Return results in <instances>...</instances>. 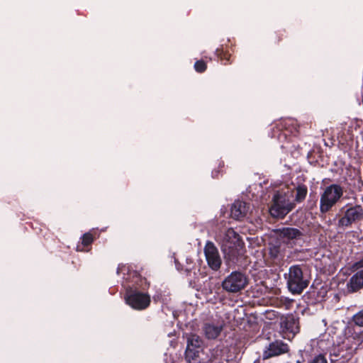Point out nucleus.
<instances>
[{
  "mask_svg": "<svg viewBox=\"0 0 363 363\" xmlns=\"http://www.w3.org/2000/svg\"><path fill=\"white\" fill-rule=\"evenodd\" d=\"M308 281L303 277L301 269L294 265L289 268L287 278V285L293 294H300L308 286Z\"/></svg>",
  "mask_w": 363,
  "mask_h": 363,
  "instance_id": "7ed1b4c3",
  "label": "nucleus"
},
{
  "mask_svg": "<svg viewBox=\"0 0 363 363\" xmlns=\"http://www.w3.org/2000/svg\"><path fill=\"white\" fill-rule=\"evenodd\" d=\"M363 287V269L355 273L347 284L350 292H355Z\"/></svg>",
  "mask_w": 363,
  "mask_h": 363,
  "instance_id": "ddd939ff",
  "label": "nucleus"
},
{
  "mask_svg": "<svg viewBox=\"0 0 363 363\" xmlns=\"http://www.w3.org/2000/svg\"><path fill=\"white\" fill-rule=\"evenodd\" d=\"M354 322L357 325L363 326V310L354 316Z\"/></svg>",
  "mask_w": 363,
  "mask_h": 363,
  "instance_id": "6ab92c4d",
  "label": "nucleus"
},
{
  "mask_svg": "<svg viewBox=\"0 0 363 363\" xmlns=\"http://www.w3.org/2000/svg\"><path fill=\"white\" fill-rule=\"evenodd\" d=\"M283 238L288 240L298 239L301 236L300 231L296 228H286L281 231Z\"/></svg>",
  "mask_w": 363,
  "mask_h": 363,
  "instance_id": "2eb2a0df",
  "label": "nucleus"
},
{
  "mask_svg": "<svg viewBox=\"0 0 363 363\" xmlns=\"http://www.w3.org/2000/svg\"><path fill=\"white\" fill-rule=\"evenodd\" d=\"M254 363H259V359H257L254 362Z\"/></svg>",
  "mask_w": 363,
  "mask_h": 363,
  "instance_id": "5701e85b",
  "label": "nucleus"
},
{
  "mask_svg": "<svg viewBox=\"0 0 363 363\" xmlns=\"http://www.w3.org/2000/svg\"><path fill=\"white\" fill-rule=\"evenodd\" d=\"M311 363H327V360L323 356L319 355L315 357Z\"/></svg>",
  "mask_w": 363,
  "mask_h": 363,
  "instance_id": "aec40b11",
  "label": "nucleus"
},
{
  "mask_svg": "<svg viewBox=\"0 0 363 363\" xmlns=\"http://www.w3.org/2000/svg\"><path fill=\"white\" fill-rule=\"evenodd\" d=\"M125 300L128 306L138 311L146 309L150 306L151 301L148 294L131 289L127 291Z\"/></svg>",
  "mask_w": 363,
  "mask_h": 363,
  "instance_id": "39448f33",
  "label": "nucleus"
},
{
  "mask_svg": "<svg viewBox=\"0 0 363 363\" xmlns=\"http://www.w3.org/2000/svg\"><path fill=\"white\" fill-rule=\"evenodd\" d=\"M248 284L245 274L233 272L229 274L222 282L223 289L230 293H237L244 289Z\"/></svg>",
  "mask_w": 363,
  "mask_h": 363,
  "instance_id": "423d86ee",
  "label": "nucleus"
},
{
  "mask_svg": "<svg viewBox=\"0 0 363 363\" xmlns=\"http://www.w3.org/2000/svg\"><path fill=\"white\" fill-rule=\"evenodd\" d=\"M363 219V208L360 205H355L348 207L342 218L338 220V226L348 228L353 223Z\"/></svg>",
  "mask_w": 363,
  "mask_h": 363,
  "instance_id": "6e6552de",
  "label": "nucleus"
},
{
  "mask_svg": "<svg viewBox=\"0 0 363 363\" xmlns=\"http://www.w3.org/2000/svg\"><path fill=\"white\" fill-rule=\"evenodd\" d=\"M223 329L222 325L208 323L204 325L203 331L205 335L208 339H215L220 333Z\"/></svg>",
  "mask_w": 363,
  "mask_h": 363,
  "instance_id": "4468645a",
  "label": "nucleus"
},
{
  "mask_svg": "<svg viewBox=\"0 0 363 363\" xmlns=\"http://www.w3.org/2000/svg\"><path fill=\"white\" fill-rule=\"evenodd\" d=\"M202 344L203 341L199 336L194 334L191 335L187 340L186 357H196L201 350Z\"/></svg>",
  "mask_w": 363,
  "mask_h": 363,
  "instance_id": "f8f14e48",
  "label": "nucleus"
},
{
  "mask_svg": "<svg viewBox=\"0 0 363 363\" xmlns=\"http://www.w3.org/2000/svg\"><path fill=\"white\" fill-rule=\"evenodd\" d=\"M204 254L208 266L213 270H218L222 261L218 248L211 241H208L204 247Z\"/></svg>",
  "mask_w": 363,
  "mask_h": 363,
  "instance_id": "1a4fd4ad",
  "label": "nucleus"
},
{
  "mask_svg": "<svg viewBox=\"0 0 363 363\" xmlns=\"http://www.w3.org/2000/svg\"><path fill=\"white\" fill-rule=\"evenodd\" d=\"M289 350L287 344L281 341H275L269 345V347L263 352V359H269L270 357L280 355Z\"/></svg>",
  "mask_w": 363,
  "mask_h": 363,
  "instance_id": "9b49d317",
  "label": "nucleus"
},
{
  "mask_svg": "<svg viewBox=\"0 0 363 363\" xmlns=\"http://www.w3.org/2000/svg\"><path fill=\"white\" fill-rule=\"evenodd\" d=\"M93 242V237L90 233H85L82 236V245L83 247L89 245Z\"/></svg>",
  "mask_w": 363,
  "mask_h": 363,
  "instance_id": "a211bd4d",
  "label": "nucleus"
},
{
  "mask_svg": "<svg viewBox=\"0 0 363 363\" xmlns=\"http://www.w3.org/2000/svg\"><path fill=\"white\" fill-rule=\"evenodd\" d=\"M216 240L220 245L223 252L230 257L239 255L243 246L240 235L231 228L217 233Z\"/></svg>",
  "mask_w": 363,
  "mask_h": 363,
  "instance_id": "f257e3e1",
  "label": "nucleus"
},
{
  "mask_svg": "<svg viewBox=\"0 0 363 363\" xmlns=\"http://www.w3.org/2000/svg\"><path fill=\"white\" fill-rule=\"evenodd\" d=\"M282 126L284 129L289 130L291 133H295L298 131L297 122L292 118H287L283 121Z\"/></svg>",
  "mask_w": 363,
  "mask_h": 363,
  "instance_id": "dca6fc26",
  "label": "nucleus"
},
{
  "mask_svg": "<svg viewBox=\"0 0 363 363\" xmlns=\"http://www.w3.org/2000/svg\"><path fill=\"white\" fill-rule=\"evenodd\" d=\"M363 267V257L362 259H360L359 261L356 262L355 263L353 264L352 265V268L354 269V270H357L360 268H362Z\"/></svg>",
  "mask_w": 363,
  "mask_h": 363,
  "instance_id": "412c9836",
  "label": "nucleus"
},
{
  "mask_svg": "<svg viewBox=\"0 0 363 363\" xmlns=\"http://www.w3.org/2000/svg\"><path fill=\"white\" fill-rule=\"evenodd\" d=\"M294 208L293 203L289 199L288 196L281 193H277L273 197V204L269 208V212L273 217L283 218Z\"/></svg>",
  "mask_w": 363,
  "mask_h": 363,
  "instance_id": "20e7f679",
  "label": "nucleus"
},
{
  "mask_svg": "<svg viewBox=\"0 0 363 363\" xmlns=\"http://www.w3.org/2000/svg\"><path fill=\"white\" fill-rule=\"evenodd\" d=\"M250 211V206L249 203L241 201H236L232 205L230 209V216L235 220H242L247 218Z\"/></svg>",
  "mask_w": 363,
  "mask_h": 363,
  "instance_id": "9d476101",
  "label": "nucleus"
},
{
  "mask_svg": "<svg viewBox=\"0 0 363 363\" xmlns=\"http://www.w3.org/2000/svg\"><path fill=\"white\" fill-rule=\"evenodd\" d=\"M77 251H84V250L83 247H82L81 245H77Z\"/></svg>",
  "mask_w": 363,
  "mask_h": 363,
  "instance_id": "4be33fe9",
  "label": "nucleus"
},
{
  "mask_svg": "<svg viewBox=\"0 0 363 363\" xmlns=\"http://www.w3.org/2000/svg\"><path fill=\"white\" fill-rule=\"evenodd\" d=\"M296 199L297 201L303 200L307 194V187L306 186H298L296 189Z\"/></svg>",
  "mask_w": 363,
  "mask_h": 363,
  "instance_id": "f3484780",
  "label": "nucleus"
},
{
  "mask_svg": "<svg viewBox=\"0 0 363 363\" xmlns=\"http://www.w3.org/2000/svg\"><path fill=\"white\" fill-rule=\"evenodd\" d=\"M300 331L298 318L292 314L282 316L280 321V334L284 339L291 340Z\"/></svg>",
  "mask_w": 363,
  "mask_h": 363,
  "instance_id": "0eeeda50",
  "label": "nucleus"
},
{
  "mask_svg": "<svg viewBox=\"0 0 363 363\" xmlns=\"http://www.w3.org/2000/svg\"><path fill=\"white\" fill-rule=\"evenodd\" d=\"M343 189L338 184L327 186L321 194L320 199V211L321 213L329 211L341 199Z\"/></svg>",
  "mask_w": 363,
  "mask_h": 363,
  "instance_id": "f03ea898",
  "label": "nucleus"
}]
</instances>
